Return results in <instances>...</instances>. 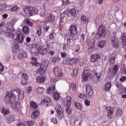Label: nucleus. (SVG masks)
I'll use <instances>...</instances> for the list:
<instances>
[{
	"label": "nucleus",
	"mask_w": 126,
	"mask_h": 126,
	"mask_svg": "<svg viewBox=\"0 0 126 126\" xmlns=\"http://www.w3.org/2000/svg\"><path fill=\"white\" fill-rule=\"evenodd\" d=\"M70 87H71L72 90L76 91V85L74 83H72L70 84Z\"/></svg>",
	"instance_id": "obj_48"
},
{
	"label": "nucleus",
	"mask_w": 126,
	"mask_h": 126,
	"mask_svg": "<svg viewBox=\"0 0 126 126\" xmlns=\"http://www.w3.org/2000/svg\"><path fill=\"white\" fill-rule=\"evenodd\" d=\"M24 39V37H23V34L21 33L17 34V37H16V40H17V41L19 44H22L23 42Z\"/></svg>",
	"instance_id": "obj_14"
},
{
	"label": "nucleus",
	"mask_w": 126,
	"mask_h": 126,
	"mask_svg": "<svg viewBox=\"0 0 126 126\" xmlns=\"http://www.w3.org/2000/svg\"><path fill=\"white\" fill-rule=\"evenodd\" d=\"M62 20H63V18H61V20H60V22H59V29L61 31L63 30V25L61 24V22H62Z\"/></svg>",
	"instance_id": "obj_53"
},
{
	"label": "nucleus",
	"mask_w": 126,
	"mask_h": 126,
	"mask_svg": "<svg viewBox=\"0 0 126 126\" xmlns=\"http://www.w3.org/2000/svg\"><path fill=\"white\" fill-rule=\"evenodd\" d=\"M55 90H56V87H52V88H49L46 90V94H51L54 92Z\"/></svg>",
	"instance_id": "obj_25"
},
{
	"label": "nucleus",
	"mask_w": 126,
	"mask_h": 126,
	"mask_svg": "<svg viewBox=\"0 0 126 126\" xmlns=\"http://www.w3.org/2000/svg\"><path fill=\"white\" fill-rule=\"evenodd\" d=\"M36 34H38V36H40L41 34V29H39V30L37 31Z\"/></svg>",
	"instance_id": "obj_63"
},
{
	"label": "nucleus",
	"mask_w": 126,
	"mask_h": 126,
	"mask_svg": "<svg viewBox=\"0 0 126 126\" xmlns=\"http://www.w3.org/2000/svg\"><path fill=\"white\" fill-rule=\"evenodd\" d=\"M106 44V42L105 40H102L100 42L98 43V47L100 48H103L105 47V44Z\"/></svg>",
	"instance_id": "obj_36"
},
{
	"label": "nucleus",
	"mask_w": 126,
	"mask_h": 126,
	"mask_svg": "<svg viewBox=\"0 0 126 126\" xmlns=\"http://www.w3.org/2000/svg\"><path fill=\"white\" fill-rule=\"evenodd\" d=\"M31 106L34 109H36L38 108V105H37L36 103L33 101H31Z\"/></svg>",
	"instance_id": "obj_35"
},
{
	"label": "nucleus",
	"mask_w": 126,
	"mask_h": 126,
	"mask_svg": "<svg viewBox=\"0 0 126 126\" xmlns=\"http://www.w3.org/2000/svg\"><path fill=\"white\" fill-rule=\"evenodd\" d=\"M5 43V39L3 37H0V44L3 45Z\"/></svg>",
	"instance_id": "obj_55"
},
{
	"label": "nucleus",
	"mask_w": 126,
	"mask_h": 126,
	"mask_svg": "<svg viewBox=\"0 0 126 126\" xmlns=\"http://www.w3.org/2000/svg\"><path fill=\"white\" fill-rule=\"evenodd\" d=\"M54 98H55V100H58L60 98V94L57 93H54Z\"/></svg>",
	"instance_id": "obj_43"
},
{
	"label": "nucleus",
	"mask_w": 126,
	"mask_h": 126,
	"mask_svg": "<svg viewBox=\"0 0 126 126\" xmlns=\"http://www.w3.org/2000/svg\"><path fill=\"white\" fill-rule=\"evenodd\" d=\"M40 112L38 110H35L31 114V118L32 119H37L39 116Z\"/></svg>",
	"instance_id": "obj_16"
},
{
	"label": "nucleus",
	"mask_w": 126,
	"mask_h": 126,
	"mask_svg": "<svg viewBox=\"0 0 126 126\" xmlns=\"http://www.w3.org/2000/svg\"><path fill=\"white\" fill-rule=\"evenodd\" d=\"M51 121L52 123H54V124H58V120H57L56 118H52V119L51 120Z\"/></svg>",
	"instance_id": "obj_62"
},
{
	"label": "nucleus",
	"mask_w": 126,
	"mask_h": 126,
	"mask_svg": "<svg viewBox=\"0 0 126 126\" xmlns=\"http://www.w3.org/2000/svg\"><path fill=\"white\" fill-rule=\"evenodd\" d=\"M87 93H88L89 95H90V96H92V95H93L94 93V90H91L90 91H88V92H87Z\"/></svg>",
	"instance_id": "obj_56"
},
{
	"label": "nucleus",
	"mask_w": 126,
	"mask_h": 126,
	"mask_svg": "<svg viewBox=\"0 0 126 126\" xmlns=\"http://www.w3.org/2000/svg\"><path fill=\"white\" fill-rule=\"evenodd\" d=\"M78 62H79V59L74 58L73 59H70V64L71 65L76 64L77 63H78Z\"/></svg>",
	"instance_id": "obj_33"
},
{
	"label": "nucleus",
	"mask_w": 126,
	"mask_h": 126,
	"mask_svg": "<svg viewBox=\"0 0 126 126\" xmlns=\"http://www.w3.org/2000/svg\"><path fill=\"white\" fill-rule=\"evenodd\" d=\"M45 76L43 74L36 77V82L38 83H43L45 80Z\"/></svg>",
	"instance_id": "obj_18"
},
{
	"label": "nucleus",
	"mask_w": 126,
	"mask_h": 126,
	"mask_svg": "<svg viewBox=\"0 0 126 126\" xmlns=\"http://www.w3.org/2000/svg\"><path fill=\"white\" fill-rule=\"evenodd\" d=\"M71 97L69 96H66V109L65 112L68 114V115L71 114V110L70 109L71 107Z\"/></svg>",
	"instance_id": "obj_5"
},
{
	"label": "nucleus",
	"mask_w": 126,
	"mask_h": 126,
	"mask_svg": "<svg viewBox=\"0 0 126 126\" xmlns=\"http://www.w3.org/2000/svg\"><path fill=\"white\" fill-rule=\"evenodd\" d=\"M15 121V119L14 118V116L12 115L8 116L7 119V123L8 124H11V122Z\"/></svg>",
	"instance_id": "obj_26"
},
{
	"label": "nucleus",
	"mask_w": 126,
	"mask_h": 126,
	"mask_svg": "<svg viewBox=\"0 0 126 126\" xmlns=\"http://www.w3.org/2000/svg\"><path fill=\"white\" fill-rule=\"evenodd\" d=\"M47 68L45 67H41L40 68H38V73L42 75L43 73L47 71Z\"/></svg>",
	"instance_id": "obj_32"
},
{
	"label": "nucleus",
	"mask_w": 126,
	"mask_h": 126,
	"mask_svg": "<svg viewBox=\"0 0 126 126\" xmlns=\"http://www.w3.org/2000/svg\"><path fill=\"white\" fill-rule=\"evenodd\" d=\"M44 103L47 104L51 103V98L48 97H44L42 102V104H44Z\"/></svg>",
	"instance_id": "obj_27"
},
{
	"label": "nucleus",
	"mask_w": 126,
	"mask_h": 126,
	"mask_svg": "<svg viewBox=\"0 0 126 126\" xmlns=\"http://www.w3.org/2000/svg\"><path fill=\"white\" fill-rule=\"evenodd\" d=\"M17 94H18L19 99L23 100L24 98V93L23 91H20Z\"/></svg>",
	"instance_id": "obj_30"
},
{
	"label": "nucleus",
	"mask_w": 126,
	"mask_h": 126,
	"mask_svg": "<svg viewBox=\"0 0 126 126\" xmlns=\"http://www.w3.org/2000/svg\"><path fill=\"white\" fill-rule=\"evenodd\" d=\"M31 60H32V62H31V64L33 65V64H36L37 63V58L35 57H31Z\"/></svg>",
	"instance_id": "obj_39"
},
{
	"label": "nucleus",
	"mask_w": 126,
	"mask_h": 126,
	"mask_svg": "<svg viewBox=\"0 0 126 126\" xmlns=\"http://www.w3.org/2000/svg\"><path fill=\"white\" fill-rule=\"evenodd\" d=\"M55 17L52 14H50L49 17H46L44 20V23L47 24V23L54 22Z\"/></svg>",
	"instance_id": "obj_10"
},
{
	"label": "nucleus",
	"mask_w": 126,
	"mask_h": 126,
	"mask_svg": "<svg viewBox=\"0 0 126 126\" xmlns=\"http://www.w3.org/2000/svg\"><path fill=\"white\" fill-rule=\"evenodd\" d=\"M27 125L29 126H33L34 125V122L32 121H28Z\"/></svg>",
	"instance_id": "obj_49"
},
{
	"label": "nucleus",
	"mask_w": 126,
	"mask_h": 126,
	"mask_svg": "<svg viewBox=\"0 0 126 126\" xmlns=\"http://www.w3.org/2000/svg\"><path fill=\"white\" fill-rule=\"evenodd\" d=\"M84 39H85V34H82V35H81V37H80L81 42H83Z\"/></svg>",
	"instance_id": "obj_60"
},
{
	"label": "nucleus",
	"mask_w": 126,
	"mask_h": 126,
	"mask_svg": "<svg viewBox=\"0 0 126 126\" xmlns=\"http://www.w3.org/2000/svg\"><path fill=\"white\" fill-rule=\"evenodd\" d=\"M39 15L41 17H45L46 16L45 12L43 11H41L40 12Z\"/></svg>",
	"instance_id": "obj_59"
},
{
	"label": "nucleus",
	"mask_w": 126,
	"mask_h": 126,
	"mask_svg": "<svg viewBox=\"0 0 126 126\" xmlns=\"http://www.w3.org/2000/svg\"><path fill=\"white\" fill-rule=\"evenodd\" d=\"M104 29L105 28L103 25L99 27L98 29H97V32L95 34L96 39H99L106 37V32H105Z\"/></svg>",
	"instance_id": "obj_2"
},
{
	"label": "nucleus",
	"mask_w": 126,
	"mask_h": 126,
	"mask_svg": "<svg viewBox=\"0 0 126 126\" xmlns=\"http://www.w3.org/2000/svg\"><path fill=\"white\" fill-rule=\"evenodd\" d=\"M27 53L26 52H23L21 54H19L18 55V58L19 60H22L24 58H27Z\"/></svg>",
	"instance_id": "obj_29"
},
{
	"label": "nucleus",
	"mask_w": 126,
	"mask_h": 126,
	"mask_svg": "<svg viewBox=\"0 0 126 126\" xmlns=\"http://www.w3.org/2000/svg\"><path fill=\"white\" fill-rule=\"evenodd\" d=\"M15 30H11L9 28H6V31H4L5 34L8 37L13 38L15 37Z\"/></svg>",
	"instance_id": "obj_6"
},
{
	"label": "nucleus",
	"mask_w": 126,
	"mask_h": 126,
	"mask_svg": "<svg viewBox=\"0 0 126 126\" xmlns=\"http://www.w3.org/2000/svg\"><path fill=\"white\" fill-rule=\"evenodd\" d=\"M66 53L63 52V53H61V57L62 58H65L66 57Z\"/></svg>",
	"instance_id": "obj_64"
},
{
	"label": "nucleus",
	"mask_w": 126,
	"mask_h": 126,
	"mask_svg": "<svg viewBox=\"0 0 126 126\" xmlns=\"http://www.w3.org/2000/svg\"><path fill=\"white\" fill-rule=\"evenodd\" d=\"M122 44L123 47H126V32L122 34Z\"/></svg>",
	"instance_id": "obj_20"
},
{
	"label": "nucleus",
	"mask_w": 126,
	"mask_h": 126,
	"mask_svg": "<svg viewBox=\"0 0 126 126\" xmlns=\"http://www.w3.org/2000/svg\"><path fill=\"white\" fill-rule=\"evenodd\" d=\"M122 113L123 112L122 111V109L119 108L118 109H117V116H121Z\"/></svg>",
	"instance_id": "obj_46"
},
{
	"label": "nucleus",
	"mask_w": 126,
	"mask_h": 126,
	"mask_svg": "<svg viewBox=\"0 0 126 126\" xmlns=\"http://www.w3.org/2000/svg\"><path fill=\"white\" fill-rule=\"evenodd\" d=\"M94 46L95 41L94 39L91 40L88 45L89 49L94 50Z\"/></svg>",
	"instance_id": "obj_22"
},
{
	"label": "nucleus",
	"mask_w": 126,
	"mask_h": 126,
	"mask_svg": "<svg viewBox=\"0 0 126 126\" xmlns=\"http://www.w3.org/2000/svg\"><path fill=\"white\" fill-rule=\"evenodd\" d=\"M38 13V10L36 8H34L31 9V11H30L29 15L30 16H33L35 15H36Z\"/></svg>",
	"instance_id": "obj_19"
},
{
	"label": "nucleus",
	"mask_w": 126,
	"mask_h": 126,
	"mask_svg": "<svg viewBox=\"0 0 126 126\" xmlns=\"http://www.w3.org/2000/svg\"><path fill=\"white\" fill-rule=\"evenodd\" d=\"M91 90H93V89L91 85H87V86H86V92H88V91Z\"/></svg>",
	"instance_id": "obj_42"
},
{
	"label": "nucleus",
	"mask_w": 126,
	"mask_h": 126,
	"mask_svg": "<svg viewBox=\"0 0 126 126\" xmlns=\"http://www.w3.org/2000/svg\"><path fill=\"white\" fill-rule=\"evenodd\" d=\"M111 45L114 47V48H118L119 41L118 38L115 36H112L111 39Z\"/></svg>",
	"instance_id": "obj_11"
},
{
	"label": "nucleus",
	"mask_w": 126,
	"mask_h": 126,
	"mask_svg": "<svg viewBox=\"0 0 126 126\" xmlns=\"http://www.w3.org/2000/svg\"><path fill=\"white\" fill-rule=\"evenodd\" d=\"M54 73L55 74V77L59 78L63 75L62 70L61 68L59 67L54 68Z\"/></svg>",
	"instance_id": "obj_9"
},
{
	"label": "nucleus",
	"mask_w": 126,
	"mask_h": 126,
	"mask_svg": "<svg viewBox=\"0 0 126 126\" xmlns=\"http://www.w3.org/2000/svg\"><path fill=\"white\" fill-rule=\"evenodd\" d=\"M116 86H117V88L120 90L123 89V84L121 82H117L116 83Z\"/></svg>",
	"instance_id": "obj_41"
},
{
	"label": "nucleus",
	"mask_w": 126,
	"mask_h": 126,
	"mask_svg": "<svg viewBox=\"0 0 126 126\" xmlns=\"http://www.w3.org/2000/svg\"><path fill=\"white\" fill-rule=\"evenodd\" d=\"M6 8V5L5 4H3L2 5H0V11H2L4 10Z\"/></svg>",
	"instance_id": "obj_44"
},
{
	"label": "nucleus",
	"mask_w": 126,
	"mask_h": 126,
	"mask_svg": "<svg viewBox=\"0 0 126 126\" xmlns=\"http://www.w3.org/2000/svg\"><path fill=\"white\" fill-rule=\"evenodd\" d=\"M55 111L57 114V117L61 120L64 118V112L61 106L58 105L55 107Z\"/></svg>",
	"instance_id": "obj_4"
},
{
	"label": "nucleus",
	"mask_w": 126,
	"mask_h": 126,
	"mask_svg": "<svg viewBox=\"0 0 126 126\" xmlns=\"http://www.w3.org/2000/svg\"><path fill=\"white\" fill-rule=\"evenodd\" d=\"M1 113L3 114V115H8V114L9 113V111L7 110H6V109L3 108Z\"/></svg>",
	"instance_id": "obj_45"
},
{
	"label": "nucleus",
	"mask_w": 126,
	"mask_h": 126,
	"mask_svg": "<svg viewBox=\"0 0 126 126\" xmlns=\"http://www.w3.org/2000/svg\"><path fill=\"white\" fill-rule=\"evenodd\" d=\"M69 2H70V1L69 0H67L65 1L63 0V5L66 6V5H68L69 3Z\"/></svg>",
	"instance_id": "obj_57"
},
{
	"label": "nucleus",
	"mask_w": 126,
	"mask_h": 126,
	"mask_svg": "<svg viewBox=\"0 0 126 126\" xmlns=\"http://www.w3.org/2000/svg\"><path fill=\"white\" fill-rule=\"evenodd\" d=\"M18 9H19V7H17V5H15L11 8L10 11H11V12H13L15 13V12H17V11L18 10Z\"/></svg>",
	"instance_id": "obj_38"
},
{
	"label": "nucleus",
	"mask_w": 126,
	"mask_h": 126,
	"mask_svg": "<svg viewBox=\"0 0 126 126\" xmlns=\"http://www.w3.org/2000/svg\"><path fill=\"white\" fill-rule=\"evenodd\" d=\"M48 65H49V61H48V60H44L42 62H41V63H35V64H32V65H34V66H40V67H41L46 68H47Z\"/></svg>",
	"instance_id": "obj_8"
},
{
	"label": "nucleus",
	"mask_w": 126,
	"mask_h": 126,
	"mask_svg": "<svg viewBox=\"0 0 126 126\" xmlns=\"http://www.w3.org/2000/svg\"><path fill=\"white\" fill-rule=\"evenodd\" d=\"M116 59V56H111L109 59L110 65H113L115 64V59Z\"/></svg>",
	"instance_id": "obj_28"
},
{
	"label": "nucleus",
	"mask_w": 126,
	"mask_h": 126,
	"mask_svg": "<svg viewBox=\"0 0 126 126\" xmlns=\"http://www.w3.org/2000/svg\"><path fill=\"white\" fill-rule=\"evenodd\" d=\"M125 80H126V76H122L120 79V81L121 82H124Z\"/></svg>",
	"instance_id": "obj_61"
},
{
	"label": "nucleus",
	"mask_w": 126,
	"mask_h": 126,
	"mask_svg": "<svg viewBox=\"0 0 126 126\" xmlns=\"http://www.w3.org/2000/svg\"><path fill=\"white\" fill-rule=\"evenodd\" d=\"M88 78H92V74L90 72L89 70H85L82 73V77L81 78L82 82H85L88 80Z\"/></svg>",
	"instance_id": "obj_3"
},
{
	"label": "nucleus",
	"mask_w": 126,
	"mask_h": 126,
	"mask_svg": "<svg viewBox=\"0 0 126 126\" xmlns=\"http://www.w3.org/2000/svg\"><path fill=\"white\" fill-rule=\"evenodd\" d=\"M70 33L73 35H76L78 33V31H77V28H76L74 25H71L70 27Z\"/></svg>",
	"instance_id": "obj_13"
},
{
	"label": "nucleus",
	"mask_w": 126,
	"mask_h": 126,
	"mask_svg": "<svg viewBox=\"0 0 126 126\" xmlns=\"http://www.w3.org/2000/svg\"><path fill=\"white\" fill-rule=\"evenodd\" d=\"M85 104L86 106H89L91 105V102L88 99L85 100Z\"/></svg>",
	"instance_id": "obj_52"
},
{
	"label": "nucleus",
	"mask_w": 126,
	"mask_h": 126,
	"mask_svg": "<svg viewBox=\"0 0 126 126\" xmlns=\"http://www.w3.org/2000/svg\"><path fill=\"white\" fill-rule=\"evenodd\" d=\"M74 106L78 110H82L83 109V105L78 102H75Z\"/></svg>",
	"instance_id": "obj_21"
},
{
	"label": "nucleus",
	"mask_w": 126,
	"mask_h": 126,
	"mask_svg": "<svg viewBox=\"0 0 126 126\" xmlns=\"http://www.w3.org/2000/svg\"><path fill=\"white\" fill-rule=\"evenodd\" d=\"M119 71V67L118 65H114L113 67L112 73L113 75H115Z\"/></svg>",
	"instance_id": "obj_24"
},
{
	"label": "nucleus",
	"mask_w": 126,
	"mask_h": 126,
	"mask_svg": "<svg viewBox=\"0 0 126 126\" xmlns=\"http://www.w3.org/2000/svg\"><path fill=\"white\" fill-rule=\"evenodd\" d=\"M76 13V12L75 9L73 8L70 10V14H71L72 16L75 15Z\"/></svg>",
	"instance_id": "obj_50"
},
{
	"label": "nucleus",
	"mask_w": 126,
	"mask_h": 126,
	"mask_svg": "<svg viewBox=\"0 0 126 126\" xmlns=\"http://www.w3.org/2000/svg\"><path fill=\"white\" fill-rule=\"evenodd\" d=\"M100 56L98 54H94L91 56L90 58V62L94 63L97 61L99 59H100Z\"/></svg>",
	"instance_id": "obj_15"
},
{
	"label": "nucleus",
	"mask_w": 126,
	"mask_h": 126,
	"mask_svg": "<svg viewBox=\"0 0 126 126\" xmlns=\"http://www.w3.org/2000/svg\"><path fill=\"white\" fill-rule=\"evenodd\" d=\"M47 48L46 49H40L38 50V54H41V55H45V53L44 51L46 50Z\"/></svg>",
	"instance_id": "obj_40"
},
{
	"label": "nucleus",
	"mask_w": 126,
	"mask_h": 126,
	"mask_svg": "<svg viewBox=\"0 0 126 126\" xmlns=\"http://www.w3.org/2000/svg\"><path fill=\"white\" fill-rule=\"evenodd\" d=\"M45 91V90L44 89V88L38 87L37 88L36 90V93H38V94H41Z\"/></svg>",
	"instance_id": "obj_34"
},
{
	"label": "nucleus",
	"mask_w": 126,
	"mask_h": 126,
	"mask_svg": "<svg viewBox=\"0 0 126 126\" xmlns=\"http://www.w3.org/2000/svg\"><path fill=\"white\" fill-rule=\"evenodd\" d=\"M111 86V81H108L106 85H105V92H109L110 90Z\"/></svg>",
	"instance_id": "obj_23"
},
{
	"label": "nucleus",
	"mask_w": 126,
	"mask_h": 126,
	"mask_svg": "<svg viewBox=\"0 0 126 126\" xmlns=\"http://www.w3.org/2000/svg\"><path fill=\"white\" fill-rule=\"evenodd\" d=\"M106 111H107V117L109 119L112 118V115L114 113V108L112 107H106Z\"/></svg>",
	"instance_id": "obj_12"
},
{
	"label": "nucleus",
	"mask_w": 126,
	"mask_h": 126,
	"mask_svg": "<svg viewBox=\"0 0 126 126\" xmlns=\"http://www.w3.org/2000/svg\"><path fill=\"white\" fill-rule=\"evenodd\" d=\"M25 22L26 24H28L31 27L33 26V23H32L29 19H26Z\"/></svg>",
	"instance_id": "obj_47"
},
{
	"label": "nucleus",
	"mask_w": 126,
	"mask_h": 126,
	"mask_svg": "<svg viewBox=\"0 0 126 126\" xmlns=\"http://www.w3.org/2000/svg\"><path fill=\"white\" fill-rule=\"evenodd\" d=\"M23 31L26 34H29V33H30V30H29V27L27 26L23 27Z\"/></svg>",
	"instance_id": "obj_31"
},
{
	"label": "nucleus",
	"mask_w": 126,
	"mask_h": 126,
	"mask_svg": "<svg viewBox=\"0 0 126 126\" xmlns=\"http://www.w3.org/2000/svg\"><path fill=\"white\" fill-rule=\"evenodd\" d=\"M22 84H23V86L26 85V84L28 83V80L26 79H23L21 81Z\"/></svg>",
	"instance_id": "obj_58"
},
{
	"label": "nucleus",
	"mask_w": 126,
	"mask_h": 126,
	"mask_svg": "<svg viewBox=\"0 0 126 126\" xmlns=\"http://www.w3.org/2000/svg\"><path fill=\"white\" fill-rule=\"evenodd\" d=\"M16 95L12 92L7 94L5 96L4 101L7 104H11L14 109L19 110L20 109V103L15 102Z\"/></svg>",
	"instance_id": "obj_1"
},
{
	"label": "nucleus",
	"mask_w": 126,
	"mask_h": 126,
	"mask_svg": "<svg viewBox=\"0 0 126 126\" xmlns=\"http://www.w3.org/2000/svg\"><path fill=\"white\" fill-rule=\"evenodd\" d=\"M87 20L86 16L82 15V17H81V21L82 22H85Z\"/></svg>",
	"instance_id": "obj_51"
},
{
	"label": "nucleus",
	"mask_w": 126,
	"mask_h": 126,
	"mask_svg": "<svg viewBox=\"0 0 126 126\" xmlns=\"http://www.w3.org/2000/svg\"><path fill=\"white\" fill-rule=\"evenodd\" d=\"M93 73L94 74L93 78V82L94 83H97L99 81V79L100 78L101 74L100 73H98L96 72L95 70L93 71Z\"/></svg>",
	"instance_id": "obj_7"
},
{
	"label": "nucleus",
	"mask_w": 126,
	"mask_h": 126,
	"mask_svg": "<svg viewBox=\"0 0 126 126\" xmlns=\"http://www.w3.org/2000/svg\"><path fill=\"white\" fill-rule=\"evenodd\" d=\"M78 74V70L77 69H74L73 70V74H72V76L73 78H76L77 77V75Z\"/></svg>",
	"instance_id": "obj_37"
},
{
	"label": "nucleus",
	"mask_w": 126,
	"mask_h": 126,
	"mask_svg": "<svg viewBox=\"0 0 126 126\" xmlns=\"http://www.w3.org/2000/svg\"><path fill=\"white\" fill-rule=\"evenodd\" d=\"M29 79V76L26 73L23 74V80H28Z\"/></svg>",
	"instance_id": "obj_54"
},
{
	"label": "nucleus",
	"mask_w": 126,
	"mask_h": 126,
	"mask_svg": "<svg viewBox=\"0 0 126 126\" xmlns=\"http://www.w3.org/2000/svg\"><path fill=\"white\" fill-rule=\"evenodd\" d=\"M34 7H32L31 6H24L23 8V10L24 11V13L26 15H29V12L32 10V9H34Z\"/></svg>",
	"instance_id": "obj_17"
}]
</instances>
